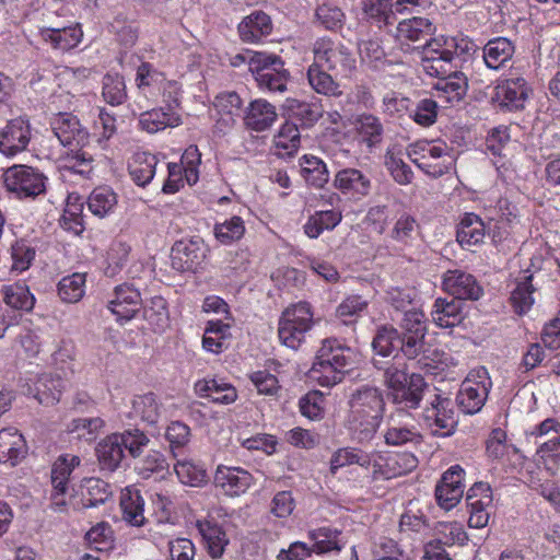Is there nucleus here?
<instances>
[{"mask_svg":"<svg viewBox=\"0 0 560 560\" xmlns=\"http://www.w3.org/2000/svg\"><path fill=\"white\" fill-rule=\"evenodd\" d=\"M357 353L336 338L323 340L317 350L308 378L319 386L332 387L340 383L355 363Z\"/></svg>","mask_w":560,"mask_h":560,"instance_id":"f257e3e1","label":"nucleus"},{"mask_svg":"<svg viewBox=\"0 0 560 560\" xmlns=\"http://www.w3.org/2000/svg\"><path fill=\"white\" fill-rule=\"evenodd\" d=\"M468 49V42L454 36L439 35L431 38L421 51V68L424 73L436 79L452 73L457 67L455 56Z\"/></svg>","mask_w":560,"mask_h":560,"instance_id":"f03ea898","label":"nucleus"},{"mask_svg":"<svg viewBox=\"0 0 560 560\" xmlns=\"http://www.w3.org/2000/svg\"><path fill=\"white\" fill-rule=\"evenodd\" d=\"M406 154L425 174L440 177L454 164L451 148L442 140H418L411 143Z\"/></svg>","mask_w":560,"mask_h":560,"instance_id":"7ed1b4c3","label":"nucleus"},{"mask_svg":"<svg viewBox=\"0 0 560 560\" xmlns=\"http://www.w3.org/2000/svg\"><path fill=\"white\" fill-rule=\"evenodd\" d=\"M384 376L388 396L394 404L410 409L419 407L427 387L424 378L420 374L408 375L402 369L389 366Z\"/></svg>","mask_w":560,"mask_h":560,"instance_id":"20e7f679","label":"nucleus"},{"mask_svg":"<svg viewBox=\"0 0 560 560\" xmlns=\"http://www.w3.org/2000/svg\"><path fill=\"white\" fill-rule=\"evenodd\" d=\"M314 325V313L307 302H299L287 307L279 319L278 335L281 342L298 349Z\"/></svg>","mask_w":560,"mask_h":560,"instance_id":"39448f33","label":"nucleus"},{"mask_svg":"<svg viewBox=\"0 0 560 560\" xmlns=\"http://www.w3.org/2000/svg\"><path fill=\"white\" fill-rule=\"evenodd\" d=\"M419 465L417 456L408 452L372 451L369 470L373 481H387L412 472Z\"/></svg>","mask_w":560,"mask_h":560,"instance_id":"423d86ee","label":"nucleus"},{"mask_svg":"<svg viewBox=\"0 0 560 560\" xmlns=\"http://www.w3.org/2000/svg\"><path fill=\"white\" fill-rule=\"evenodd\" d=\"M313 63L336 74L349 75L355 68L351 51L339 40L328 36L317 38L312 45Z\"/></svg>","mask_w":560,"mask_h":560,"instance_id":"0eeeda50","label":"nucleus"},{"mask_svg":"<svg viewBox=\"0 0 560 560\" xmlns=\"http://www.w3.org/2000/svg\"><path fill=\"white\" fill-rule=\"evenodd\" d=\"M492 382L485 366L472 369L463 381L456 400L459 408L468 415L477 413L483 407Z\"/></svg>","mask_w":560,"mask_h":560,"instance_id":"6e6552de","label":"nucleus"},{"mask_svg":"<svg viewBox=\"0 0 560 560\" xmlns=\"http://www.w3.org/2000/svg\"><path fill=\"white\" fill-rule=\"evenodd\" d=\"M3 180L8 191L19 199H34L46 190L44 174L27 165H13L7 168Z\"/></svg>","mask_w":560,"mask_h":560,"instance_id":"1a4fd4ad","label":"nucleus"},{"mask_svg":"<svg viewBox=\"0 0 560 560\" xmlns=\"http://www.w3.org/2000/svg\"><path fill=\"white\" fill-rule=\"evenodd\" d=\"M201 164V153L197 145H189L183 153L180 163L167 164V179L162 190L165 194H175L186 180L189 185H195L199 180V166Z\"/></svg>","mask_w":560,"mask_h":560,"instance_id":"9d476101","label":"nucleus"},{"mask_svg":"<svg viewBox=\"0 0 560 560\" xmlns=\"http://www.w3.org/2000/svg\"><path fill=\"white\" fill-rule=\"evenodd\" d=\"M401 327L404 334L400 336L399 351L407 359H416L424 351L427 327L423 312L416 308L406 312Z\"/></svg>","mask_w":560,"mask_h":560,"instance_id":"9b49d317","label":"nucleus"},{"mask_svg":"<svg viewBox=\"0 0 560 560\" xmlns=\"http://www.w3.org/2000/svg\"><path fill=\"white\" fill-rule=\"evenodd\" d=\"M255 482L254 476L240 466L218 465L213 476L214 486L231 498L246 493Z\"/></svg>","mask_w":560,"mask_h":560,"instance_id":"f8f14e48","label":"nucleus"},{"mask_svg":"<svg viewBox=\"0 0 560 560\" xmlns=\"http://www.w3.org/2000/svg\"><path fill=\"white\" fill-rule=\"evenodd\" d=\"M206 258V246L200 238L182 240L172 247L171 261L173 269L186 272L197 271Z\"/></svg>","mask_w":560,"mask_h":560,"instance_id":"ddd939ff","label":"nucleus"},{"mask_svg":"<svg viewBox=\"0 0 560 560\" xmlns=\"http://www.w3.org/2000/svg\"><path fill=\"white\" fill-rule=\"evenodd\" d=\"M142 307V299L138 289L129 284L117 285L108 308L120 324L130 322Z\"/></svg>","mask_w":560,"mask_h":560,"instance_id":"4468645a","label":"nucleus"},{"mask_svg":"<svg viewBox=\"0 0 560 560\" xmlns=\"http://www.w3.org/2000/svg\"><path fill=\"white\" fill-rule=\"evenodd\" d=\"M465 470L459 465L451 466L436 486L435 497L439 505L448 511L456 506L464 494Z\"/></svg>","mask_w":560,"mask_h":560,"instance_id":"2eb2a0df","label":"nucleus"},{"mask_svg":"<svg viewBox=\"0 0 560 560\" xmlns=\"http://www.w3.org/2000/svg\"><path fill=\"white\" fill-rule=\"evenodd\" d=\"M469 508L468 525L472 528H483L488 525L492 508V493L487 483H475L467 492Z\"/></svg>","mask_w":560,"mask_h":560,"instance_id":"dca6fc26","label":"nucleus"},{"mask_svg":"<svg viewBox=\"0 0 560 560\" xmlns=\"http://www.w3.org/2000/svg\"><path fill=\"white\" fill-rule=\"evenodd\" d=\"M442 287L457 300H478L482 288L476 278L460 269L448 270L443 276Z\"/></svg>","mask_w":560,"mask_h":560,"instance_id":"f3484780","label":"nucleus"},{"mask_svg":"<svg viewBox=\"0 0 560 560\" xmlns=\"http://www.w3.org/2000/svg\"><path fill=\"white\" fill-rule=\"evenodd\" d=\"M242 106L241 97L235 92H222L213 101L211 117L215 120L219 132H225L235 124Z\"/></svg>","mask_w":560,"mask_h":560,"instance_id":"a211bd4d","label":"nucleus"},{"mask_svg":"<svg viewBox=\"0 0 560 560\" xmlns=\"http://www.w3.org/2000/svg\"><path fill=\"white\" fill-rule=\"evenodd\" d=\"M430 404L431 407L424 410V418L432 432L443 436L451 434L456 424L451 409V400L440 395H434Z\"/></svg>","mask_w":560,"mask_h":560,"instance_id":"6ab92c4d","label":"nucleus"},{"mask_svg":"<svg viewBox=\"0 0 560 560\" xmlns=\"http://www.w3.org/2000/svg\"><path fill=\"white\" fill-rule=\"evenodd\" d=\"M30 135V126L24 119L10 120L0 131V152L7 156H13L25 150Z\"/></svg>","mask_w":560,"mask_h":560,"instance_id":"aec40b11","label":"nucleus"},{"mask_svg":"<svg viewBox=\"0 0 560 560\" xmlns=\"http://www.w3.org/2000/svg\"><path fill=\"white\" fill-rule=\"evenodd\" d=\"M70 479V463L68 455H60L51 468L52 491L50 494L51 508L57 512L67 511V489Z\"/></svg>","mask_w":560,"mask_h":560,"instance_id":"412c9836","label":"nucleus"},{"mask_svg":"<svg viewBox=\"0 0 560 560\" xmlns=\"http://www.w3.org/2000/svg\"><path fill=\"white\" fill-rule=\"evenodd\" d=\"M195 393L202 398H210L213 402L230 405L237 399L236 388L222 377H206L199 380L194 386Z\"/></svg>","mask_w":560,"mask_h":560,"instance_id":"4be33fe9","label":"nucleus"},{"mask_svg":"<svg viewBox=\"0 0 560 560\" xmlns=\"http://www.w3.org/2000/svg\"><path fill=\"white\" fill-rule=\"evenodd\" d=\"M529 89L524 78L511 77L495 86V97L500 105L508 109H518L524 106Z\"/></svg>","mask_w":560,"mask_h":560,"instance_id":"5701e85b","label":"nucleus"},{"mask_svg":"<svg viewBox=\"0 0 560 560\" xmlns=\"http://www.w3.org/2000/svg\"><path fill=\"white\" fill-rule=\"evenodd\" d=\"M26 442L18 430L11 428L0 430V464L15 467L26 457Z\"/></svg>","mask_w":560,"mask_h":560,"instance_id":"b1692460","label":"nucleus"},{"mask_svg":"<svg viewBox=\"0 0 560 560\" xmlns=\"http://www.w3.org/2000/svg\"><path fill=\"white\" fill-rule=\"evenodd\" d=\"M354 139L360 145L373 149L381 143L383 139V125L381 120L372 114H360L352 120Z\"/></svg>","mask_w":560,"mask_h":560,"instance_id":"393cba45","label":"nucleus"},{"mask_svg":"<svg viewBox=\"0 0 560 560\" xmlns=\"http://www.w3.org/2000/svg\"><path fill=\"white\" fill-rule=\"evenodd\" d=\"M162 415V404L153 393L135 395L130 399V419L140 420L143 423L153 425L158 423Z\"/></svg>","mask_w":560,"mask_h":560,"instance_id":"a878e982","label":"nucleus"},{"mask_svg":"<svg viewBox=\"0 0 560 560\" xmlns=\"http://www.w3.org/2000/svg\"><path fill=\"white\" fill-rule=\"evenodd\" d=\"M237 31L244 43L255 44L271 33L272 22L265 12L255 11L240 22Z\"/></svg>","mask_w":560,"mask_h":560,"instance_id":"bb28decb","label":"nucleus"},{"mask_svg":"<svg viewBox=\"0 0 560 560\" xmlns=\"http://www.w3.org/2000/svg\"><path fill=\"white\" fill-rule=\"evenodd\" d=\"M467 88L468 81L466 75L457 69L450 74L439 78L433 84L435 97L446 103L460 101L465 96Z\"/></svg>","mask_w":560,"mask_h":560,"instance_id":"cd10ccee","label":"nucleus"},{"mask_svg":"<svg viewBox=\"0 0 560 560\" xmlns=\"http://www.w3.org/2000/svg\"><path fill=\"white\" fill-rule=\"evenodd\" d=\"M182 124L177 110L158 107L147 110L139 116V126L149 133H155L166 128H175Z\"/></svg>","mask_w":560,"mask_h":560,"instance_id":"c85d7f7f","label":"nucleus"},{"mask_svg":"<svg viewBox=\"0 0 560 560\" xmlns=\"http://www.w3.org/2000/svg\"><path fill=\"white\" fill-rule=\"evenodd\" d=\"M370 179L357 168H343L334 179V186L343 195L360 198L369 194Z\"/></svg>","mask_w":560,"mask_h":560,"instance_id":"c756f323","label":"nucleus"},{"mask_svg":"<svg viewBox=\"0 0 560 560\" xmlns=\"http://www.w3.org/2000/svg\"><path fill=\"white\" fill-rule=\"evenodd\" d=\"M276 119L275 106L262 98L250 102L244 117L245 125L255 131H264L270 128Z\"/></svg>","mask_w":560,"mask_h":560,"instance_id":"7c9ffc66","label":"nucleus"},{"mask_svg":"<svg viewBox=\"0 0 560 560\" xmlns=\"http://www.w3.org/2000/svg\"><path fill=\"white\" fill-rule=\"evenodd\" d=\"M196 526L209 555L212 558H220L229 544L228 536L222 527L209 518L197 521Z\"/></svg>","mask_w":560,"mask_h":560,"instance_id":"2f4dec72","label":"nucleus"},{"mask_svg":"<svg viewBox=\"0 0 560 560\" xmlns=\"http://www.w3.org/2000/svg\"><path fill=\"white\" fill-rule=\"evenodd\" d=\"M383 413L381 412H360L357 415L350 411L348 428L359 442L369 441L377 431Z\"/></svg>","mask_w":560,"mask_h":560,"instance_id":"473e14b6","label":"nucleus"},{"mask_svg":"<svg viewBox=\"0 0 560 560\" xmlns=\"http://www.w3.org/2000/svg\"><path fill=\"white\" fill-rule=\"evenodd\" d=\"M435 27L425 18H411L402 20L396 28V38L401 44L416 43L432 34Z\"/></svg>","mask_w":560,"mask_h":560,"instance_id":"72a5a7b5","label":"nucleus"},{"mask_svg":"<svg viewBox=\"0 0 560 560\" xmlns=\"http://www.w3.org/2000/svg\"><path fill=\"white\" fill-rule=\"evenodd\" d=\"M120 508L124 520L132 526H141L144 523V500L140 491L133 487H127L121 491Z\"/></svg>","mask_w":560,"mask_h":560,"instance_id":"f704fd0d","label":"nucleus"},{"mask_svg":"<svg viewBox=\"0 0 560 560\" xmlns=\"http://www.w3.org/2000/svg\"><path fill=\"white\" fill-rule=\"evenodd\" d=\"M158 156L149 152H137L129 163V174L132 180L144 187L153 179L158 166Z\"/></svg>","mask_w":560,"mask_h":560,"instance_id":"c9c22d12","label":"nucleus"},{"mask_svg":"<svg viewBox=\"0 0 560 560\" xmlns=\"http://www.w3.org/2000/svg\"><path fill=\"white\" fill-rule=\"evenodd\" d=\"M514 55L513 43L505 37L490 39L483 47V60L488 68L498 70Z\"/></svg>","mask_w":560,"mask_h":560,"instance_id":"e433bc0d","label":"nucleus"},{"mask_svg":"<svg viewBox=\"0 0 560 560\" xmlns=\"http://www.w3.org/2000/svg\"><path fill=\"white\" fill-rule=\"evenodd\" d=\"M384 399L376 387L364 386L353 393L350 400V411L360 412H384Z\"/></svg>","mask_w":560,"mask_h":560,"instance_id":"4c0bfd02","label":"nucleus"},{"mask_svg":"<svg viewBox=\"0 0 560 560\" xmlns=\"http://www.w3.org/2000/svg\"><path fill=\"white\" fill-rule=\"evenodd\" d=\"M174 471L178 480L186 486L202 487L208 482V474L200 462L182 458L174 464Z\"/></svg>","mask_w":560,"mask_h":560,"instance_id":"58836bf2","label":"nucleus"},{"mask_svg":"<svg viewBox=\"0 0 560 560\" xmlns=\"http://www.w3.org/2000/svg\"><path fill=\"white\" fill-rule=\"evenodd\" d=\"M405 152L400 145H392L385 154V166L393 179L399 185H408L412 182L413 173L404 161Z\"/></svg>","mask_w":560,"mask_h":560,"instance_id":"ea45409f","label":"nucleus"},{"mask_svg":"<svg viewBox=\"0 0 560 560\" xmlns=\"http://www.w3.org/2000/svg\"><path fill=\"white\" fill-rule=\"evenodd\" d=\"M486 236L483 221L475 213H466L457 229V241L462 246L480 244Z\"/></svg>","mask_w":560,"mask_h":560,"instance_id":"a19ab883","label":"nucleus"},{"mask_svg":"<svg viewBox=\"0 0 560 560\" xmlns=\"http://www.w3.org/2000/svg\"><path fill=\"white\" fill-rule=\"evenodd\" d=\"M300 143V131L296 125L285 122L273 138L275 154L280 158H291L298 152Z\"/></svg>","mask_w":560,"mask_h":560,"instance_id":"79ce46f5","label":"nucleus"},{"mask_svg":"<svg viewBox=\"0 0 560 560\" xmlns=\"http://www.w3.org/2000/svg\"><path fill=\"white\" fill-rule=\"evenodd\" d=\"M384 442L388 446L418 445L422 442V435L415 425L393 420L384 433Z\"/></svg>","mask_w":560,"mask_h":560,"instance_id":"37998d69","label":"nucleus"},{"mask_svg":"<svg viewBox=\"0 0 560 560\" xmlns=\"http://www.w3.org/2000/svg\"><path fill=\"white\" fill-rule=\"evenodd\" d=\"M341 220L338 210L316 211L304 224V232L310 238H317L323 232L334 230Z\"/></svg>","mask_w":560,"mask_h":560,"instance_id":"c03bdc74","label":"nucleus"},{"mask_svg":"<svg viewBox=\"0 0 560 560\" xmlns=\"http://www.w3.org/2000/svg\"><path fill=\"white\" fill-rule=\"evenodd\" d=\"M1 293L3 302L11 308L30 312L35 305V298L24 283L15 282L3 285Z\"/></svg>","mask_w":560,"mask_h":560,"instance_id":"a18cd8bd","label":"nucleus"},{"mask_svg":"<svg viewBox=\"0 0 560 560\" xmlns=\"http://www.w3.org/2000/svg\"><path fill=\"white\" fill-rule=\"evenodd\" d=\"M118 434L105 438L97 446V456L103 469L115 470L122 460L124 450Z\"/></svg>","mask_w":560,"mask_h":560,"instance_id":"49530a36","label":"nucleus"},{"mask_svg":"<svg viewBox=\"0 0 560 560\" xmlns=\"http://www.w3.org/2000/svg\"><path fill=\"white\" fill-rule=\"evenodd\" d=\"M324 67L312 63L307 70V80L312 89L326 96H340L342 94L339 84L325 71Z\"/></svg>","mask_w":560,"mask_h":560,"instance_id":"de8ad7c7","label":"nucleus"},{"mask_svg":"<svg viewBox=\"0 0 560 560\" xmlns=\"http://www.w3.org/2000/svg\"><path fill=\"white\" fill-rule=\"evenodd\" d=\"M433 322L442 327L450 328L458 325L462 322L460 303L452 300L438 299L434 303L432 311Z\"/></svg>","mask_w":560,"mask_h":560,"instance_id":"09e8293b","label":"nucleus"},{"mask_svg":"<svg viewBox=\"0 0 560 560\" xmlns=\"http://www.w3.org/2000/svg\"><path fill=\"white\" fill-rule=\"evenodd\" d=\"M82 505L92 508L104 503L110 495L108 485L98 478H88L79 487Z\"/></svg>","mask_w":560,"mask_h":560,"instance_id":"8fccbe9b","label":"nucleus"},{"mask_svg":"<svg viewBox=\"0 0 560 560\" xmlns=\"http://www.w3.org/2000/svg\"><path fill=\"white\" fill-rule=\"evenodd\" d=\"M301 174L308 185L320 188L329 179L326 164L314 155H303L301 159Z\"/></svg>","mask_w":560,"mask_h":560,"instance_id":"3c124183","label":"nucleus"},{"mask_svg":"<svg viewBox=\"0 0 560 560\" xmlns=\"http://www.w3.org/2000/svg\"><path fill=\"white\" fill-rule=\"evenodd\" d=\"M143 317L155 331H163L168 326V310L164 298L156 295L143 305Z\"/></svg>","mask_w":560,"mask_h":560,"instance_id":"603ef678","label":"nucleus"},{"mask_svg":"<svg viewBox=\"0 0 560 560\" xmlns=\"http://www.w3.org/2000/svg\"><path fill=\"white\" fill-rule=\"evenodd\" d=\"M340 535L341 532L339 529L330 526H323L308 532V538L314 542L313 551L316 553L341 550L339 544Z\"/></svg>","mask_w":560,"mask_h":560,"instance_id":"864d4df0","label":"nucleus"},{"mask_svg":"<svg viewBox=\"0 0 560 560\" xmlns=\"http://www.w3.org/2000/svg\"><path fill=\"white\" fill-rule=\"evenodd\" d=\"M345 20L342 9L330 1L319 3L315 10V22L327 31L340 30Z\"/></svg>","mask_w":560,"mask_h":560,"instance_id":"5fc2aeb1","label":"nucleus"},{"mask_svg":"<svg viewBox=\"0 0 560 560\" xmlns=\"http://www.w3.org/2000/svg\"><path fill=\"white\" fill-rule=\"evenodd\" d=\"M245 231L244 221L237 215L225 219L223 222H217L213 229L217 241L223 245H231L240 241Z\"/></svg>","mask_w":560,"mask_h":560,"instance_id":"6e6d98bb","label":"nucleus"},{"mask_svg":"<svg viewBox=\"0 0 560 560\" xmlns=\"http://www.w3.org/2000/svg\"><path fill=\"white\" fill-rule=\"evenodd\" d=\"M52 149H60L59 160L70 154V118L67 113H58L51 120Z\"/></svg>","mask_w":560,"mask_h":560,"instance_id":"4d7b16f0","label":"nucleus"},{"mask_svg":"<svg viewBox=\"0 0 560 560\" xmlns=\"http://www.w3.org/2000/svg\"><path fill=\"white\" fill-rule=\"evenodd\" d=\"M532 275H524L516 281V287L511 292V303L514 311L522 315L527 313L534 304V288L530 283Z\"/></svg>","mask_w":560,"mask_h":560,"instance_id":"13d9d810","label":"nucleus"},{"mask_svg":"<svg viewBox=\"0 0 560 560\" xmlns=\"http://www.w3.org/2000/svg\"><path fill=\"white\" fill-rule=\"evenodd\" d=\"M164 79V74L149 62H142L137 69L136 84L145 96H153L155 91L160 90Z\"/></svg>","mask_w":560,"mask_h":560,"instance_id":"bf43d9fd","label":"nucleus"},{"mask_svg":"<svg viewBox=\"0 0 560 560\" xmlns=\"http://www.w3.org/2000/svg\"><path fill=\"white\" fill-rule=\"evenodd\" d=\"M352 464L369 468V453L355 447L339 448L330 458V471L336 474L338 469Z\"/></svg>","mask_w":560,"mask_h":560,"instance_id":"052dcab7","label":"nucleus"},{"mask_svg":"<svg viewBox=\"0 0 560 560\" xmlns=\"http://www.w3.org/2000/svg\"><path fill=\"white\" fill-rule=\"evenodd\" d=\"M102 96L112 106L122 104L127 98L124 77L118 73H107L103 78Z\"/></svg>","mask_w":560,"mask_h":560,"instance_id":"680f3d73","label":"nucleus"},{"mask_svg":"<svg viewBox=\"0 0 560 560\" xmlns=\"http://www.w3.org/2000/svg\"><path fill=\"white\" fill-rule=\"evenodd\" d=\"M399 342L398 330L390 325H383L377 329L372 346L377 354L388 357L399 350Z\"/></svg>","mask_w":560,"mask_h":560,"instance_id":"e2e57ef3","label":"nucleus"},{"mask_svg":"<svg viewBox=\"0 0 560 560\" xmlns=\"http://www.w3.org/2000/svg\"><path fill=\"white\" fill-rule=\"evenodd\" d=\"M117 203L116 194L108 187H98L89 197L88 206L92 213L104 218Z\"/></svg>","mask_w":560,"mask_h":560,"instance_id":"0e129e2a","label":"nucleus"},{"mask_svg":"<svg viewBox=\"0 0 560 560\" xmlns=\"http://www.w3.org/2000/svg\"><path fill=\"white\" fill-rule=\"evenodd\" d=\"M131 247L122 241H114L106 255V266L104 272L107 277H115L118 275L124 264L127 261Z\"/></svg>","mask_w":560,"mask_h":560,"instance_id":"69168bd1","label":"nucleus"},{"mask_svg":"<svg viewBox=\"0 0 560 560\" xmlns=\"http://www.w3.org/2000/svg\"><path fill=\"white\" fill-rule=\"evenodd\" d=\"M536 455L538 460L553 474L560 465V433L540 442Z\"/></svg>","mask_w":560,"mask_h":560,"instance_id":"338daca9","label":"nucleus"},{"mask_svg":"<svg viewBox=\"0 0 560 560\" xmlns=\"http://www.w3.org/2000/svg\"><path fill=\"white\" fill-rule=\"evenodd\" d=\"M84 540L95 551L108 550L114 542V533L107 522H100L85 533Z\"/></svg>","mask_w":560,"mask_h":560,"instance_id":"774afa93","label":"nucleus"}]
</instances>
